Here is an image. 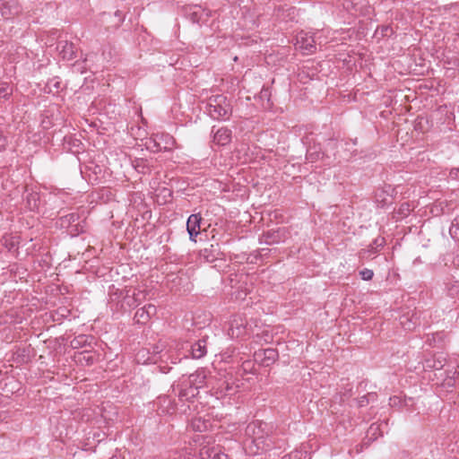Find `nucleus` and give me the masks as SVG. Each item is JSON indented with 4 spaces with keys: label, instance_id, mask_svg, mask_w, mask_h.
Wrapping results in <instances>:
<instances>
[{
    "label": "nucleus",
    "instance_id": "nucleus-16",
    "mask_svg": "<svg viewBox=\"0 0 459 459\" xmlns=\"http://www.w3.org/2000/svg\"><path fill=\"white\" fill-rule=\"evenodd\" d=\"M146 313L152 316L156 313V307L153 305H148L147 307H144Z\"/></svg>",
    "mask_w": 459,
    "mask_h": 459
},
{
    "label": "nucleus",
    "instance_id": "nucleus-17",
    "mask_svg": "<svg viewBox=\"0 0 459 459\" xmlns=\"http://www.w3.org/2000/svg\"><path fill=\"white\" fill-rule=\"evenodd\" d=\"M450 176L453 178H459V169H452L451 171H450Z\"/></svg>",
    "mask_w": 459,
    "mask_h": 459
},
{
    "label": "nucleus",
    "instance_id": "nucleus-5",
    "mask_svg": "<svg viewBox=\"0 0 459 459\" xmlns=\"http://www.w3.org/2000/svg\"><path fill=\"white\" fill-rule=\"evenodd\" d=\"M201 220L199 214H192L187 220L186 228L191 240L195 241V238L200 233Z\"/></svg>",
    "mask_w": 459,
    "mask_h": 459
},
{
    "label": "nucleus",
    "instance_id": "nucleus-9",
    "mask_svg": "<svg viewBox=\"0 0 459 459\" xmlns=\"http://www.w3.org/2000/svg\"><path fill=\"white\" fill-rule=\"evenodd\" d=\"M206 353V346L204 341H199L192 347V355L195 359H200Z\"/></svg>",
    "mask_w": 459,
    "mask_h": 459
},
{
    "label": "nucleus",
    "instance_id": "nucleus-1",
    "mask_svg": "<svg viewBox=\"0 0 459 459\" xmlns=\"http://www.w3.org/2000/svg\"><path fill=\"white\" fill-rule=\"evenodd\" d=\"M207 112L212 118H226L231 112V106L225 96L214 95L208 100Z\"/></svg>",
    "mask_w": 459,
    "mask_h": 459
},
{
    "label": "nucleus",
    "instance_id": "nucleus-10",
    "mask_svg": "<svg viewBox=\"0 0 459 459\" xmlns=\"http://www.w3.org/2000/svg\"><path fill=\"white\" fill-rule=\"evenodd\" d=\"M12 91V86L8 82H0V99H8Z\"/></svg>",
    "mask_w": 459,
    "mask_h": 459
},
{
    "label": "nucleus",
    "instance_id": "nucleus-14",
    "mask_svg": "<svg viewBox=\"0 0 459 459\" xmlns=\"http://www.w3.org/2000/svg\"><path fill=\"white\" fill-rule=\"evenodd\" d=\"M361 278L365 281H369L372 279L373 275H374V273L372 270H369V269H364L362 271H360L359 273Z\"/></svg>",
    "mask_w": 459,
    "mask_h": 459
},
{
    "label": "nucleus",
    "instance_id": "nucleus-15",
    "mask_svg": "<svg viewBox=\"0 0 459 459\" xmlns=\"http://www.w3.org/2000/svg\"><path fill=\"white\" fill-rule=\"evenodd\" d=\"M197 388H193V387H190L189 391L186 393V391H181L179 395L181 397H186V399H188V394H190V396L194 397L195 395L197 394Z\"/></svg>",
    "mask_w": 459,
    "mask_h": 459
},
{
    "label": "nucleus",
    "instance_id": "nucleus-21",
    "mask_svg": "<svg viewBox=\"0 0 459 459\" xmlns=\"http://www.w3.org/2000/svg\"><path fill=\"white\" fill-rule=\"evenodd\" d=\"M432 367L436 368H441L443 367V364L441 361H438V365H433Z\"/></svg>",
    "mask_w": 459,
    "mask_h": 459
},
{
    "label": "nucleus",
    "instance_id": "nucleus-18",
    "mask_svg": "<svg viewBox=\"0 0 459 459\" xmlns=\"http://www.w3.org/2000/svg\"><path fill=\"white\" fill-rule=\"evenodd\" d=\"M80 356H82V359L88 362L92 361V357L90 356L87 352L80 353Z\"/></svg>",
    "mask_w": 459,
    "mask_h": 459
},
{
    "label": "nucleus",
    "instance_id": "nucleus-3",
    "mask_svg": "<svg viewBox=\"0 0 459 459\" xmlns=\"http://www.w3.org/2000/svg\"><path fill=\"white\" fill-rule=\"evenodd\" d=\"M202 459H228L219 446H204L200 449Z\"/></svg>",
    "mask_w": 459,
    "mask_h": 459
},
{
    "label": "nucleus",
    "instance_id": "nucleus-4",
    "mask_svg": "<svg viewBox=\"0 0 459 459\" xmlns=\"http://www.w3.org/2000/svg\"><path fill=\"white\" fill-rule=\"evenodd\" d=\"M277 351L273 349H266L255 353V359L264 366L268 367L273 363L277 358Z\"/></svg>",
    "mask_w": 459,
    "mask_h": 459
},
{
    "label": "nucleus",
    "instance_id": "nucleus-2",
    "mask_svg": "<svg viewBox=\"0 0 459 459\" xmlns=\"http://www.w3.org/2000/svg\"><path fill=\"white\" fill-rule=\"evenodd\" d=\"M316 40L312 35L307 32L301 31L298 34L296 39V46L303 50L311 53L316 48Z\"/></svg>",
    "mask_w": 459,
    "mask_h": 459
},
{
    "label": "nucleus",
    "instance_id": "nucleus-13",
    "mask_svg": "<svg viewBox=\"0 0 459 459\" xmlns=\"http://www.w3.org/2000/svg\"><path fill=\"white\" fill-rule=\"evenodd\" d=\"M63 57L67 58L68 60L73 59L74 55V46L73 44L65 43L62 50Z\"/></svg>",
    "mask_w": 459,
    "mask_h": 459
},
{
    "label": "nucleus",
    "instance_id": "nucleus-12",
    "mask_svg": "<svg viewBox=\"0 0 459 459\" xmlns=\"http://www.w3.org/2000/svg\"><path fill=\"white\" fill-rule=\"evenodd\" d=\"M210 424L204 420H202L200 418L195 419L192 421V427L196 431H204L208 429Z\"/></svg>",
    "mask_w": 459,
    "mask_h": 459
},
{
    "label": "nucleus",
    "instance_id": "nucleus-11",
    "mask_svg": "<svg viewBox=\"0 0 459 459\" xmlns=\"http://www.w3.org/2000/svg\"><path fill=\"white\" fill-rule=\"evenodd\" d=\"M150 317L143 307L138 309L134 315V319L138 324H145Z\"/></svg>",
    "mask_w": 459,
    "mask_h": 459
},
{
    "label": "nucleus",
    "instance_id": "nucleus-19",
    "mask_svg": "<svg viewBox=\"0 0 459 459\" xmlns=\"http://www.w3.org/2000/svg\"><path fill=\"white\" fill-rule=\"evenodd\" d=\"M48 59L45 56H42V58H39V67L45 65V63H48Z\"/></svg>",
    "mask_w": 459,
    "mask_h": 459
},
{
    "label": "nucleus",
    "instance_id": "nucleus-20",
    "mask_svg": "<svg viewBox=\"0 0 459 459\" xmlns=\"http://www.w3.org/2000/svg\"><path fill=\"white\" fill-rule=\"evenodd\" d=\"M404 327L407 329V330H411L413 328V326L411 325V324H409L408 325H405V323L403 321L401 322Z\"/></svg>",
    "mask_w": 459,
    "mask_h": 459
},
{
    "label": "nucleus",
    "instance_id": "nucleus-8",
    "mask_svg": "<svg viewBox=\"0 0 459 459\" xmlns=\"http://www.w3.org/2000/svg\"><path fill=\"white\" fill-rule=\"evenodd\" d=\"M244 326H245L244 320L239 316H235L230 321V326L229 329L230 334L231 336H236V337L239 336L243 333Z\"/></svg>",
    "mask_w": 459,
    "mask_h": 459
},
{
    "label": "nucleus",
    "instance_id": "nucleus-6",
    "mask_svg": "<svg viewBox=\"0 0 459 459\" xmlns=\"http://www.w3.org/2000/svg\"><path fill=\"white\" fill-rule=\"evenodd\" d=\"M0 12L2 16L8 19L11 15L18 13L14 0H0Z\"/></svg>",
    "mask_w": 459,
    "mask_h": 459
},
{
    "label": "nucleus",
    "instance_id": "nucleus-7",
    "mask_svg": "<svg viewBox=\"0 0 459 459\" xmlns=\"http://www.w3.org/2000/svg\"><path fill=\"white\" fill-rule=\"evenodd\" d=\"M231 140V132L228 128H220L214 134L213 142L219 145H226Z\"/></svg>",
    "mask_w": 459,
    "mask_h": 459
}]
</instances>
